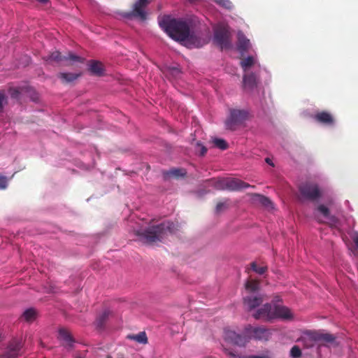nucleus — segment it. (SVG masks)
<instances>
[{
	"label": "nucleus",
	"instance_id": "nucleus-1",
	"mask_svg": "<svg viewBox=\"0 0 358 358\" xmlns=\"http://www.w3.org/2000/svg\"><path fill=\"white\" fill-rule=\"evenodd\" d=\"M159 24L160 27L175 41H185L188 40L192 41L194 39V37L190 35L188 24L182 20L164 16Z\"/></svg>",
	"mask_w": 358,
	"mask_h": 358
},
{
	"label": "nucleus",
	"instance_id": "nucleus-2",
	"mask_svg": "<svg viewBox=\"0 0 358 358\" xmlns=\"http://www.w3.org/2000/svg\"><path fill=\"white\" fill-rule=\"evenodd\" d=\"M174 224L171 222H164L157 225H150L146 229L134 230L139 241L152 244L162 241L168 233H172Z\"/></svg>",
	"mask_w": 358,
	"mask_h": 358
},
{
	"label": "nucleus",
	"instance_id": "nucleus-3",
	"mask_svg": "<svg viewBox=\"0 0 358 358\" xmlns=\"http://www.w3.org/2000/svg\"><path fill=\"white\" fill-rule=\"evenodd\" d=\"M152 1V0H136L133 3L131 10L122 11L119 14L124 19H138L141 21H145L148 15L146 8Z\"/></svg>",
	"mask_w": 358,
	"mask_h": 358
},
{
	"label": "nucleus",
	"instance_id": "nucleus-4",
	"mask_svg": "<svg viewBox=\"0 0 358 358\" xmlns=\"http://www.w3.org/2000/svg\"><path fill=\"white\" fill-rule=\"evenodd\" d=\"M301 195L306 199L316 201L322 196V192L316 183L307 182L299 187Z\"/></svg>",
	"mask_w": 358,
	"mask_h": 358
},
{
	"label": "nucleus",
	"instance_id": "nucleus-5",
	"mask_svg": "<svg viewBox=\"0 0 358 358\" xmlns=\"http://www.w3.org/2000/svg\"><path fill=\"white\" fill-rule=\"evenodd\" d=\"M248 117V112L244 110L231 109L230 115L225 122L226 128L234 130L236 126L241 124Z\"/></svg>",
	"mask_w": 358,
	"mask_h": 358
},
{
	"label": "nucleus",
	"instance_id": "nucleus-6",
	"mask_svg": "<svg viewBox=\"0 0 358 358\" xmlns=\"http://www.w3.org/2000/svg\"><path fill=\"white\" fill-rule=\"evenodd\" d=\"M214 41L222 50L230 49L232 46L229 38V33L227 29L223 27H219L215 29Z\"/></svg>",
	"mask_w": 358,
	"mask_h": 358
},
{
	"label": "nucleus",
	"instance_id": "nucleus-7",
	"mask_svg": "<svg viewBox=\"0 0 358 358\" xmlns=\"http://www.w3.org/2000/svg\"><path fill=\"white\" fill-rule=\"evenodd\" d=\"M218 185L223 189H227L231 191H239L250 187V185L238 178L222 180L219 182Z\"/></svg>",
	"mask_w": 358,
	"mask_h": 358
},
{
	"label": "nucleus",
	"instance_id": "nucleus-8",
	"mask_svg": "<svg viewBox=\"0 0 358 358\" xmlns=\"http://www.w3.org/2000/svg\"><path fill=\"white\" fill-rule=\"evenodd\" d=\"M273 306L269 303L264 304L252 315L255 319L263 320L264 321H270L273 320Z\"/></svg>",
	"mask_w": 358,
	"mask_h": 358
},
{
	"label": "nucleus",
	"instance_id": "nucleus-9",
	"mask_svg": "<svg viewBox=\"0 0 358 358\" xmlns=\"http://www.w3.org/2000/svg\"><path fill=\"white\" fill-rule=\"evenodd\" d=\"M22 343L17 339H13L8 344L5 352L0 358H17L22 355Z\"/></svg>",
	"mask_w": 358,
	"mask_h": 358
},
{
	"label": "nucleus",
	"instance_id": "nucleus-10",
	"mask_svg": "<svg viewBox=\"0 0 358 358\" xmlns=\"http://www.w3.org/2000/svg\"><path fill=\"white\" fill-rule=\"evenodd\" d=\"M246 332L250 335V338H253L259 341H268L271 336L269 330L265 327H253L248 326Z\"/></svg>",
	"mask_w": 358,
	"mask_h": 358
},
{
	"label": "nucleus",
	"instance_id": "nucleus-11",
	"mask_svg": "<svg viewBox=\"0 0 358 358\" xmlns=\"http://www.w3.org/2000/svg\"><path fill=\"white\" fill-rule=\"evenodd\" d=\"M264 301V296L262 294H248L243 299L244 308L250 311L259 307Z\"/></svg>",
	"mask_w": 358,
	"mask_h": 358
},
{
	"label": "nucleus",
	"instance_id": "nucleus-12",
	"mask_svg": "<svg viewBox=\"0 0 358 358\" xmlns=\"http://www.w3.org/2000/svg\"><path fill=\"white\" fill-rule=\"evenodd\" d=\"M48 60H51L57 62H83V59L71 52H68L66 55L62 56L59 51L52 52L48 58Z\"/></svg>",
	"mask_w": 358,
	"mask_h": 358
},
{
	"label": "nucleus",
	"instance_id": "nucleus-13",
	"mask_svg": "<svg viewBox=\"0 0 358 358\" xmlns=\"http://www.w3.org/2000/svg\"><path fill=\"white\" fill-rule=\"evenodd\" d=\"M224 338L232 344L240 347L245 346L250 339L249 336L236 334L235 331L231 330L225 331Z\"/></svg>",
	"mask_w": 358,
	"mask_h": 358
},
{
	"label": "nucleus",
	"instance_id": "nucleus-14",
	"mask_svg": "<svg viewBox=\"0 0 358 358\" xmlns=\"http://www.w3.org/2000/svg\"><path fill=\"white\" fill-rule=\"evenodd\" d=\"M311 117L316 122L322 125L333 126L335 123L333 115L326 110L317 112Z\"/></svg>",
	"mask_w": 358,
	"mask_h": 358
},
{
	"label": "nucleus",
	"instance_id": "nucleus-15",
	"mask_svg": "<svg viewBox=\"0 0 358 358\" xmlns=\"http://www.w3.org/2000/svg\"><path fill=\"white\" fill-rule=\"evenodd\" d=\"M273 319L290 320L293 318L291 310L287 307L280 305H275L273 306Z\"/></svg>",
	"mask_w": 358,
	"mask_h": 358
},
{
	"label": "nucleus",
	"instance_id": "nucleus-16",
	"mask_svg": "<svg viewBox=\"0 0 358 358\" xmlns=\"http://www.w3.org/2000/svg\"><path fill=\"white\" fill-rule=\"evenodd\" d=\"M59 338L63 341L62 345L68 349H72L76 342L71 333L66 329L59 330Z\"/></svg>",
	"mask_w": 358,
	"mask_h": 358
},
{
	"label": "nucleus",
	"instance_id": "nucleus-17",
	"mask_svg": "<svg viewBox=\"0 0 358 358\" xmlns=\"http://www.w3.org/2000/svg\"><path fill=\"white\" fill-rule=\"evenodd\" d=\"M317 210L328 220V224L331 227H337L339 223L338 219L334 215H331L329 210L323 204L317 206Z\"/></svg>",
	"mask_w": 358,
	"mask_h": 358
},
{
	"label": "nucleus",
	"instance_id": "nucleus-18",
	"mask_svg": "<svg viewBox=\"0 0 358 358\" xmlns=\"http://www.w3.org/2000/svg\"><path fill=\"white\" fill-rule=\"evenodd\" d=\"M321 332L315 331H308L305 333L304 336L301 338V342L308 341L310 342L309 346H313L315 342L320 341Z\"/></svg>",
	"mask_w": 358,
	"mask_h": 358
},
{
	"label": "nucleus",
	"instance_id": "nucleus-19",
	"mask_svg": "<svg viewBox=\"0 0 358 358\" xmlns=\"http://www.w3.org/2000/svg\"><path fill=\"white\" fill-rule=\"evenodd\" d=\"M243 87L245 90H253L257 87V77L255 73H251L243 76Z\"/></svg>",
	"mask_w": 358,
	"mask_h": 358
},
{
	"label": "nucleus",
	"instance_id": "nucleus-20",
	"mask_svg": "<svg viewBox=\"0 0 358 358\" xmlns=\"http://www.w3.org/2000/svg\"><path fill=\"white\" fill-rule=\"evenodd\" d=\"M238 43L237 48L241 52H246L250 46V41L245 37L242 31H238L237 34Z\"/></svg>",
	"mask_w": 358,
	"mask_h": 358
},
{
	"label": "nucleus",
	"instance_id": "nucleus-21",
	"mask_svg": "<svg viewBox=\"0 0 358 358\" xmlns=\"http://www.w3.org/2000/svg\"><path fill=\"white\" fill-rule=\"evenodd\" d=\"M89 70L94 75L101 76L104 73V69L102 63L97 61H90L89 65Z\"/></svg>",
	"mask_w": 358,
	"mask_h": 358
},
{
	"label": "nucleus",
	"instance_id": "nucleus-22",
	"mask_svg": "<svg viewBox=\"0 0 358 358\" xmlns=\"http://www.w3.org/2000/svg\"><path fill=\"white\" fill-rule=\"evenodd\" d=\"M245 290L248 294H253L260 289V282L257 280L249 279L245 284Z\"/></svg>",
	"mask_w": 358,
	"mask_h": 358
},
{
	"label": "nucleus",
	"instance_id": "nucleus-23",
	"mask_svg": "<svg viewBox=\"0 0 358 358\" xmlns=\"http://www.w3.org/2000/svg\"><path fill=\"white\" fill-rule=\"evenodd\" d=\"M81 76V73H60L58 75L59 78L61 79L64 83H71L77 80Z\"/></svg>",
	"mask_w": 358,
	"mask_h": 358
},
{
	"label": "nucleus",
	"instance_id": "nucleus-24",
	"mask_svg": "<svg viewBox=\"0 0 358 358\" xmlns=\"http://www.w3.org/2000/svg\"><path fill=\"white\" fill-rule=\"evenodd\" d=\"M224 353L230 358H271L268 354H264L261 355H249V356H239L236 355L234 352L227 348H224Z\"/></svg>",
	"mask_w": 358,
	"mask_h": 358
},
{
	"label": "nucleus",
	"instance_id": "nucleus-25",
	"mask_svg": "<svg viewBox=\"0 0 358 358\" xmlns=\"http://www.w3.org/2000/svg\"><path fill=\"white\" fill-rule=\"evenodd\" d=\"M127 338L129 340L135 341L141 344H147L148 342V337L145 331H141L137 334H129Z\"/></svg>",
	"mask_w": 358,
	"mask_h": 358
},
{
	"label": "nucleus",
	"instance_id": "nucleus-26",
	"mask_svg": "<svg viewBox=\"0 0 358 358\" xmlns=\"http://www.w3.org/2000/svg\"><path fill=\"white\" fill-rule=\"evenodd\" d=\"M37 316V312L34 308H28L22 315V318L28 322L34 321Z\"/></svg>",
	"mask_w": 358,
	"mask_h": 358
},
{
	"label": "nucleus",
	"instance_id": "nucleus-27",
	"mask_svg": "<svg viewBox=\"0 0 358 358\" xmlns=\"http://www.w3.org/2000/svg\"><path fill=\"white\" fill-rule=\"evenodd\" d=\"M255 64V59L252 56L242 59L241 61V66L244 71H246L249 68Z\"/></svg>",
	"mask_w": 358,
	"mask_h": 358
},
{
	"label": "nucleus",
	"instance_id": "nucleus-28",
	"mask_svg": "<svg viewBox=\"0 0 358 358\" xmlns=\"http://www.w3.org/2000/svg\"><path fill=\"white\" fill-rule=\"evenodd\" d=\"M229 200L228 199H225L222 201H219L216 205L215 212L217 213H220L228 209L229 207Z\"/></svg>",
	"mask_w": 358,
	"mask_h": 358
},
{
	"label": "nucleus",
	"instance_id": "nucleus-29",
	"mask_svg": "<svg viewBox=\"0 0 358 358\" xmlns=\"http://www.w3.org/2000/svg\"><path fill=\"white\" fill-rule=\"evenodd\" d=\"M335 338H336L335 336L331 334L321 333L320 343H331L335 341Z\"/></svg>",
	"mask_w": 358,
	"mask_h": 358
},
{
	"label": "nucleus",
	"instance_id": "nucleus-30",
	"mask_svg": "<svg viewBox=\"0 0 358 358\" xmlns=\"http://www.w3.org/2000/svg\"><path fill=\"white\" fill-rule=\"evenodd\" d=\"M213 143L215 147L222 150H226L228 148L227 143L222 138H215L213 139Z\"/></svg>",
	"mask_w": 358,
	"mask_h": 358
},
{
	"label": "nucleus",
	"instance_id": "nucleus-31",
	"mask_svg": "<svg viewBox=\"0 0 358 358\" xmlns=\"http://www.w3.org/2000/svg\"><path fill=\"white\" fill-rule=\"evenodd\" d=\"M251 268L259 275L264 274L267 271L266 266H258L256 262H253L250 264Z\"/></svg>",
	"mask_w": 358,
	"mask_h": 358
},
{
	"label": "nucleus",
	"instance_id": "nucleus-32",
	"mask_svg": "<svg viewBox=\"0 0 358 358\" xmlns=\"http://www.w3.org/2000/svg\"><path fill=\"white\" fill-rule=\"evenodd\" d=\"M186 172L183 169H174L171 170L169 172L167 173V174L170 176H173L175 178H178L180 176H185Z\"/></svg>",
	"mask_w": 358,
	"mask_h": 358
},
{
	"label": "nucleus",
	"instance_id": "nucleus-33",
	"mask_svg": "<svg viewBox=\"0 0 358 358\" xmlns=\"http://www.w3.org/2000/svg\"><path fill=\"white\" fill-rule=\"evenodd\" d=\"M109 315V310H104L98 317L97 322L99 327H102Z\"/></svg>",
	"mask_w": 358,
	"mask_h": 358
},
{
	"label": "nucleus",
	"instance_id": "nucleus-34",
	"mask_svg": "<svg viewBox=\"0 0 358 358\" xmlns=\"http://www.w3.org/2000/svg\"><path fill=\"white\" fill-rule=\"evenodd\" d=\"M290 356L292 358H299L301 356V351L299 346L294 345L291 348Z\"/></svg>",
	"mask_w": 358,
	"mask_h": 358
},
{
	"label": "nucleus",
	"instance_id": "nucleus-35",
	"mask_svg": "<svg viewBox=\"0 0 358 358\" xmlns=\"http://www.w3.org/2000/svg\"><path fill=\"white\" fill-rule=\"evenodd\" d=\"M257 196L259 198V202L261 203L263 206L268 207L270 205H271V201L268 197H266L260 194H257Z\"/></svg>",
	"mask_w": 358,
	"mask_h": 358
},
{
	"label": "nucleus",
	"instance_id": "nucleus-36",
	"mask_svg": "<svg viewBox=\"0 0 358 358\" xmlns=\"http://www.w3.org/2000/svg\"><path fill=\"white\" fill-rule=\"evenodd\" d=\"M216 2L226 8H231L232 6L231 2L229 0H216Z\"/></svg>",
	"mask_w": 358,
	"mask_h": 358
},
{
	"label": "nucleus",
	"instance_id": "nucleus-37",
	"mask_svg": "<svg viewBox=\"0 0 358 358\" xmlns=\"http://www.w3.org/2000/svg\"><path fill=\"white\" fill-rule=\"evenodd\" d=\"M7 187V180L6 177L0 176V189H5Z\"/></svg>",
	"mask_w": 358,
	"mask_h": 358
},
{
	"label": "nucleus",
	"instance_id": "nucleus-38",
	"mask_svg": "<svg viewBox=\"0 0 358 358\" xmlns=\"http://www.w3.org/2000/svg\"><path fill=\"white\" fill-rule=\"evenodd\" d=\"M169 71L171 74L174 75L175 76H178L180 73V71L179 69L176 67H173L169 69Z\"/></svg>",
	"mask_w": 358,
	"mask_h": 358
},
{
	"label": "nucleus",
	"instance_id": "nucleus-39",
	"mask_svg": "<svg viewBox=\"0 0 358 358\" xmlns=\"http://www.w3.org/2000/svg\"><path fill=\"white\" fill-rule=\"evenodd\" d=\"M197 145L200 148V155L203 156L207 152L206 148L199 143H197Z\"/></svg>",
	"mask_w": 358,
	"mask_h": 358
},
{
	"label": "nucleus",
	"instance_id": "nucleus-40",
	"mask_svg": "<svg viewBox=\"0 0 358 358\" xmlns=\"http://www.w3.org/2000/svg\"><path fill=\"white\" fill-rule=\"evenodd\" d=\"M6 101V96L3 93H0V110L3 109V102Z\"/></svg>",
	"mask_w": 358,
	"mask_h": 358
},
{
	"label": "nucleus",
	"instance_id": "nucleus-41",
	"mask_svg": "<svg viewBox=\"0 0 358 358\" xmlns=\"http://www.w3.org/2000/svg\"><path fill=\"white\" fill-rule=\"evenodd\" d=\"M353 241L356 245V247L358 248V232H355L353 237H352Z\"/></svg>",
	"mask_w": 358,
	"mask_h": 358
},
{
	"label": "nucleus",
	"instance_id": "nucleus-42",
	"mask_svg": "<svg viewBox=\"0 0 358 358\" xmlns=\"http://www.w3.org/2000/svg\"><path fill=\"white\" fill-rule=\"evenodd\" d=\"M281 301V299L279 296H275L273 297V299L272 300V303H273V306H274L275 305H278L277 303Z\"/></svg>",
	"mask_w": 358,
	"mask_h": 358
},
{
	"label": "nucleus",
	"instance_id": "nucleus-43",
	"mask_svg": "<svg viewBox=\"0 0 358 358\" xmlns=\"http://www.w3.org/2000/svg\"><path fill=\"white\" fill-rule=\"evenodd\" d=\"M18 91L17 90H13L11 93V96L13 97V98H17V95H18Z\"/></svg>",
	"mask_w": 358,
	"mask_h": 358
},
{
	"label": "nucleus",
	"instance_id": "nucleus-44",
	"mask_svg": "<svg viewBox=\"0 0 358 358\" xmlns=\"http://www.w3.org/2000/svg\"><path fill=\"white\" fill-rule=\"evenodd\" d=\"M266 162L271 166H273V164L271 162V160L269 158H266Z\"/></svg>",
	"mask_w": 358,
	"mask_h": 358
},
{
	"label": "nucleus",
	"instance_id": "nucleus-45",
	"mask_svg": "<svg viewBox=\"0 0 358 358\" xmlns=\"http://www.w3.org/2000/svg\"><path fill=\"white\" fill-rule=\"evenodd\" d=\"M303 344L307 347V348H310L311 346H309L310 342L308 341H306V342H303Z\"/></svg>",
	"mask_w": 358,
	"mask_h": 358
},
{
	"label": "nucleus",
	"instance_id": "nucleus-46",
	"mask_svg": "<svg viewBox=\"0 0 358 358\" xmlns=\"http://www.w3.org/2000/svg\"><path fill=\"white\" fill-rule=\"evenodd\" d=\"M36 1L40 3H46L48 1V0H36Z\"/></svg>",
	"mask_w": 358,
	"mask_h": 358
},
{
	"label": "nucleus",
	"instance_id": "nucleus-47",
	"mask_svg": "<svg viewBox=\"0 0 358 358\" xmlns=\"http://www.w3.org/2000/svg\"><path fill=\"white\" fill-rule=\"evenodd\" d=\"M77 358H80V357H77Z\"/></svg>",
	"mask_w": 358,
	"mask_h": 358
}]
</instances>
